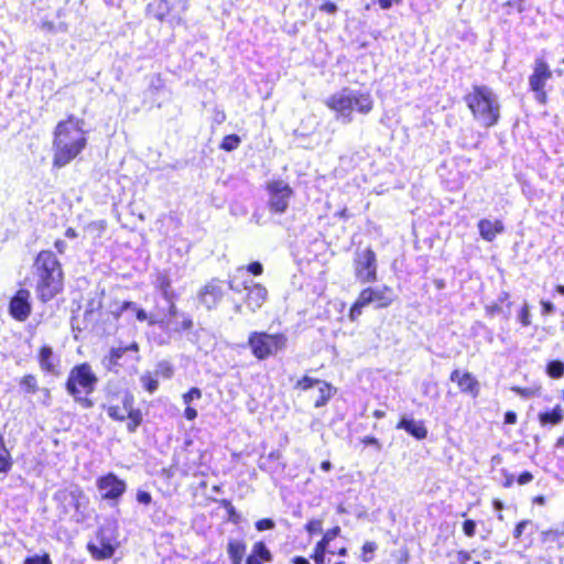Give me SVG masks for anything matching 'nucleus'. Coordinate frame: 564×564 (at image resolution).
I'll use <instances>...</instances> for the list:
<instances>
[{"label": "nucleus", "instance_id": "nucleus-1", "mask_svg": "<svg viewBox=\"0 0 564 564\" xmlns=\"http://www.w3.org/2000/svg\"><path fill=\"white\" fill-rule=\"evenodd\" d=\"M87 145V131L84 130V120L68 116L59 121L53 133L54 167L62 169L75 160Z\"/></svg>", "mask_w": 564, "mask_h": 564}, {"label": "nucleus", "instance_id": "nucleus-2", "mask_svg": "<svg viewBox=\"0 0 564 564\" xmlns=\"http://www.w3.org/2000/svg\"><path fill=\"white\" fill-rule=\"evenodd\" d=\"M35 291L42 302L51 301L63 289V271L56 256L48 250L41 251L34 262Z\"/></svg>", "mask_w": 564, "mask_h": 564}, {"label": "nucleus", "instance_id": "nucleus-3", "mask_svg": "<svg viewBox=\"0 0 564 564\" xmlns=\"http://www.w3.org/2000/svg\"><path fill=\"white\" fill-rule=\"evenodd\" d=\"M465 101L470 109L474 119L482 127L495 126L500 118V104L491 88L479 85L474 86L465 96Z\"/></svg>", "mask_w": 564, "mask_h": 564}, {"label": "nucleus", "instance_id": "nucleus-4", "mask_svg": "<svg viewBox=\"0 0 564 564\" xmlns=\"http://www.w3.org/2000/svg\"><path fill=\"white\" fill-rule=\"evenodd\" d=\"M355 102L356 111L361 115L369 113L373 108V100L368 91L344 88L326 100V106L336 112L337 120L343 123L352 121V106Z\"/></svg>", "mask_w": 564, "mask_h": 564}, {"label": "nucleus", "instance_id": "nucleus-5", "mask_svg": "<svg viewBox=\"0 0 564 564\" xmlns=\"http://www.w3.org/2000/svg\"><path fill=\"white\" fill-rule=\"evenodd\" d=\"M97 382L98 378L91 367L84 362L75 366L69 371L66 391L82 408L90 409L94 406V402L89 399V394L95 391Z\"/></svg>", "mask_w": 564, "mask_h": 564}, {"label": "nucleus", "instance_id": "nucleus-6", "mask_svg": "<svg viewBox=\"0 0 564 564\" xmlns=\"http://www.w3.org/2000/svg\"><path fill=\"white\" fill-rule=\"evenodd\" d=\"M394 301V292L387 285L364 289L349 312V319L355 322L361 314L364 307L373 305L376 308L388 307Z\"/></svg>", "mask_w": 564, "mask_h": 564}, {"label": "nucleus", "instance_id": "nucleus-7", "mask_svg": "<svg viewBox=\"0 0 564 564\" xmlns=\"http://www.w3.org/2000/svg\"><path fill=\"white\" fill-rule=\"evenodd\" d=\"M243 268L237 270V273L229 280V288L237 293L247 291L245 303L251 312H256L265 303L268 290L262 284L256 283L252 280H241L239 275L243 274Z\"/></svg>", "mask_w": 564, "mask_h": 564}, {"label": "nucleus", "instance_id": "nucleus-8", "mask_svg": "<svg viewBox=\"0 0 564 564\" xmlns=\"http://www.w3.org/2000/svg\"><path fill=\"white\" fill-rule=\"evenodd\" d=\"M249 346L258 359H265L276 354L285 345L283 335H270L267 333L252 332L249 335Z\"/></svg>", "mask_w": 564, "mask_h": 564}, {"label": "nucleus", "instance_id": "nucleus-9", "mask_svg": "<svg viewBox=\"0 0 564 564\" xmlns=\"http://www.w3.org/2000/svg\"><path fill=\"white\" fill-rule=\"evenodd\" d=\"M149 10L158 20H166L172 25H180L183 23L187 4L184 0H155L149 6Z\"/></svg>", "mask_w": 564, "mask_h": 564}, {"label": "nucleus", "instance_id": "nucleus-10", "mask_svg": "<svg viewBox=\"0 0 564 564\" xmlns=\"http://www.w3.org/2000/svg\"><path fill=\"white\" fill-rule=\"evenodd\" d=\"M269 209L275 214H283L289 207V202L293 196V189L282 181H271L267 184Z\"/></svg>", "mask_w": 564, "mask_h": 564}, {"label": "nucleus", "instance_id": "nucleus-11", "mask_svg": "<svg viewBox=\"0 0 564 564\" xmlns=\"http://www.w3.org/2000/svg\"><path fill=\"white\" fill-rule=\"evenodd\" d=\"M552 70L545 61L538 58L534 62L533 73L529 77L530 89L535 94V99L544 105L546 102L545 84L552 78Z\"/></svg>", "mask_w": 564, "mask_h": 564}, {"label": "nucleus", "instance_id": "nucleus-12", "mask_svg": "<svg viewBox=\"0 0 564 564\" xmlns=\"http://www.w3.org/2000/svg\"><path fill=\"white\" fill-rule=\"evenodd\" d=\"M355 274L362 283L376 281L377 259L375 252L370 248L357 252L355 259Z\"/></svg>", "mask_w": 564, "mask_h": 564}, {"label": "nucleus", "instance_id": "nucleus-13", "mask_svg": "<svg viewBox=\"0 0 564 564\" xmlns=\"http://www.w3.org/2000/svg\"><path fill=\"white\" fill-rule=\"evenodd\" d=\"M88 550L97 560L109 558L116 550V541L109 528H100L96 539L88 544Z\"/></svg>", "mask_w": 564, "mask_h": 564}, {"label": "nucleus", "instance_id": "nucleus-14", "mask_svg": "<svg viewBox=\"0 0 564 564\" xmlns=\"http://www.w3.org/2000/svg\"><path fill=\"white\" fill-rule=\"evenodd\" d=\"M97 488L102 499L118 500L124 494L127 485L115 474L109 473L97 480Z\"/></svg>", "mask_w": 564, "mask_h": 564}, {"label": "nucleus", "instance_id": "nucleus-15", "mask_svg": "<svg viewBox=\"0 0 564 564\" xmlns=\"http://www.w3.org/2000/svg\"><path fill=\"white\" fill-rule=\"evenodd\" d=\"M31 293L25 289L19 290L10 302L11 315L20 321H25L31 314Z\"/></svg>", "mask_w": 564, "mask_h": 564}, {"label": "nucleus", "instance_id": "nucleus-16", "mask_svg": "<svg viewBox=\"0 0 564 564\" xmlns=\"http://www.w3.org/2000/svg\"><path fill=\"white\" fill-rule=\"evenodd\" d=\"M159 325L161 329L166 332H182V330H188L193 326L192 318L181 313L180 317H172V318H158V317H151L150 318V325Z\"/></svg>", "mask_w": 564, "mask_h": 564}, {"label": "nucleus", "instance_id": "nucleus-17", "mask_svg": "<svg viewBox=\"0 0 564 564\" xmlns=\"http://www.w3.org/2000/svg\"><path fill=\"white\" fill-rule=\"evenodd\" d=\"M223 297V289L217 282H210L200 291L199 301L208 310L215 307Z\"/></svg>", "mask_w": 564, "mask_h": 564}, {"label": "nucleus", "instance_id": "nucleus-18", "mask_svg": "<svg viewBox=\"0 0 564 564\" xmlns=\"http://www.w3.org/2000/svg\"><path fill=\"white\" fill-rule=\"evenodd\" d=\"M451 380L456 381L463 392L477 395L478 382L475 377L469 372L462 373L459 370H454L451 375Z\"/></svg>", "mask_w": 564, "mask_h": 564}, {"label": "nucleus", "instance_id": "nucleus-19", "mask_svg": "<svg viewBox=\"0 0 564 564\" xmlns=\"http://www.w3.org/2000/svg\"><path fill=\"white\" fill-rule=\"evenodd\" d=\"M39 362L40 367L43 371L48 373L57 375L58 373V365L59 359L53 352V349L48 346H44L41 348L39 354Z\"/></svg>", "mask_w": 564, "mask_h": 564}, {"label": "nucleus", "instance_id": "nucleus-20", "mask_svg": "<svg viewBox=\"0 0 564 564\" xmlns=\"http://www.w3.org/2000/svg\"><path fill=\"white\" fill-rule=\"evenodd\" d=\"M56 499L69 501L76 510H79L87 501L84 491L78 486H70L65 490H61L55 495Z\"/></svg>", "mask_w": 564, "mask_h": 564}, {"label": "nucleus", "instance_id": "nucleus-21", "mask_svg": "<svg viewBox=\"0 0 564 564\" xmlns=\"http://www.w3.org/2000/svg\"><path fill=\"white\" fill-rule=\"evenodd\" d=\"M478 228L481 238L487 241H492L498 234L503 231V225L500 220L481 219L478 223Z\"/></svg>", "mask_w": 564, "mask_h": 564}, {"label": "nucleus", "instance_id": "nucleus-22", "mask_svg": "<svg viewBox=\"0 0 564 564\" xmlns=\"http://www.w3.org/2000/svg\"><path fill=\"white\" fill-rule=\"evenodd\" d=\"M133 397L130 393H126L122 399V406L108 405L106 409L107 414L116 421H123L127 417L129 409L133 405Z\"/></svg>", "mask_w": 564, "mask_h": 564}, {"label": "nucleus", "instance_id": "nucleus-23", "mask_svg": "<svg viewBox=\"0 0 564 564\" xmlns=\"http://www.w3.org/2000/svg\"><path fill=\"white\" fill-rule=\"evenodd\" d=\"M397 427L406 431L417 440H424L427 436V430L421 421L402 419Z\"/></svg>", "mask_w": 564, "mask_h": 564}, {"label": "nucleus", "instance_id": "nucleus-24", "mask_svg": "<svg viewBox=\"0 0 564 564\" xmlns=\"http://www.w3.org/2000/svg\"><path fill=\"white\" fill-rule=\"evenodd\" d=\"M272 555L263 542L253 544L250 555L247 557V564H263L271 562Z\"/></svg>", "mask_w": 564, "mask_h": 564}, {"label": "nucleus", "instance_id": "nucleus-25", "mask_svg": "<svg viewBox=\"0 0 564 564\" xmlns=\"http://www.w3.org/2000/svg\"><path fill=\"white\" fill-rule=\"evenodd\" d=\"M12 467V455L6 445L3 435L0 433V474H9Z\"/></svg>", "mask_w": 564, "mask_h": 564}, {"label": "nucleus", "instance_id": "nucleus-26", "mask_svg": "<svg viewBox=\"0 0 564 564\" xmlns=\"http://www.w3.org/2000/svg\"><path fill=\"white\" fill-rule=\"evenodd\" d=\"M227 552L231 560V564H241L246 552V544L239 540H231L228 543Z\"/></svg>", "mask_w": 564, "mask_h": 564}, {"label": "nucleus", "instance_id": "nucleus-27", "mask_svg": "<svg viewBox=\"0 0 564 564\" xmlns=\"http://www.w3.org/2000/svg\"><path fill=\"white\" fill-rule=\"evenodd\" d=\"M564 417V411L561 405H556L552 411L550 412H541L539 414V421L541 425H557L563 421Z\"/></svg>", "mask_w": 564, "mask_h": 564}, {"label": "nucleus", "instance_id": "nucleus-28", "mask_svg": "<svg viewBox=\"0 0 564 564\" xmlns=\"http://www.w3.org/2000/svg\"><path fill=\"white\" fill-rule=\"evenodd\" d=\"M317 390L318 397L315 400V408H321L332 398L334 389L329 383L321 381L317 382Z\"/></svg>", "mask_w": 564, "mask_h": 564}, {"label": "nucleus", "instance_id": "nucleus-29", "mask_svg": "<svg viewBox=\"0 0 564 564\" xmlns=\"http://www.w3.org/2000/svg\"><path fill=\"white\" fill-rule=\"evenodd\" d=\"M124 349L122 347L112 348L108 356L104 357L102 365L109 371H116L119 365V359L123 356Z\"/></svg>", "mask_w": 564, "mask_h": 564}, {"label": "nucleus", "instance_id": "nucleus-30", "mask_svg": "<svg viewBox=\"0 0 564 564\" xmlns=\"http://www.w3.org/2000/svg\"><path fill=\"white\" fill-rule=\"evenodd\" d=\"M156 286L162 292V295L166 301L174 299V292L171 290V281L165 273L158 274Z\"/></svg>", "mask_w": 564, "mask_h": 564}, {"label": "nucleus", "instance_id": "nucleus-31", "mask_svg": "<svg viewBox=\"0 0 564 564\" xmlns=\"http://www.w3.org/2000/svg\"><path fill=\"white\" fill-rule=\"evenodd\" d=\"M546 373L553 379H560L564 376V362L560 360L550 361L546 366Z\"/></svg>", "mask_w": 564, "mask_h": 564}, {"label": "nucleus", "instance_id": "nucleus-32", "mask_svg": "<svg viewBox=\"0 0 564 564\" xmlns=\"http://www.w3.org/2000/svg\"><path fill=\"white\" fill-rule=\"evenodd\" d=\"M127 417L129 419V422L127 424V429L129 432H134L137 427L142 422V414L139 410H134L133 405L129 409V412L127 414Z\"/></svg>", "mask_w": 564, "mask_h": 564}, {"label": "nucleus", "instance_id": "nucleus-33", "mask_svg": "<svg viewBox=\"0 0 564 564\" xmlns=\"http://www.w3.org/2000/svg\"><path fill=\"white\" fill-rule=\"evenodd\" d=\"M121 310L122 311H127V310L133 311L135 313V317L140 322H143V321L150 322V318L152 317V316L149 317L148 314L145 313V311L138 307L137 304L133 302H123Z\"/></svg>", "mask_w": 564, "mask_h": 564}, {"label": "nucleus", "instance_id": "nucleus-34", "mask_svg": "<svg viewBox=\"0 0 564 564\" xmlns=\"http://www.w3.org/2000/svg\"><path fill=\"white\" fill-rule=\"evenodd\" d=\"M20 386L26 393H35L37 391V381L33 375L24 376L20 381Z\"/></svg>", "mask_w": 564, "mask_h": 564}, {"label": "nucleus", "instance_id": "nucleus-35", "mask_svg": "<svg viewBox=\"0 0 564 564\" xmlns=\"http://www.w3.org/2000/svg\"><path fill=\"white\" fill-rule=\"evenodd\" d=\"M140 381L143 386V388L149 391L150 393H153L156 391L159 387L158 379L153 377L150 372H147L141 376Z\"/></svg>", "mask_w": 564, "mask_h": 564}, {"label": "nucleus", "instance_id": "nucleus-36", "mask_svg": "<svg viewBox=\"0 0 564 564\" xmlns=\"http://www.w3.org/2000/svg\"><path fill=\"white\" fill-rule=\"evenodd\" d=\"M239 144H240V138L236 134H229L223 139L220 148L226 151H232V150L237 149L239 147Z\"/></svg>", "mask_w": 564, "mask_h": 564}, {"label": "nucleus", "instance_id": "nucleus-37", "mask_svg": "<svg viewBox=\"0 0 564 564\" xmlns=\"http://www.w3.org/2000/svg\"><path fill=\"white\" fill-rule=\"evenodd\" d=\"M327 545L328 544L322 540L316 544L315 550H314V561L316 562V564L325 563V552H326Z\"/></svg>", "mask_w": 564, "mask_h": 564}, {"label": "nucleus", "instance_id": "nucleus-38", "mask_svg": "<svg viewBox=\"0 0 564 564\" xmlns=\"http://www.w3.org/2000/svg\"><path fill=\"white\" fill-rule=\"evenodd\" d=\"M202 398V391L198 388H192L188 392L184 393L182 399L183 402L189 405L194 400H199Z\"/></svg>", "mask_w": 564, "mask_h": 564}, {"label": "nucleus", "instance_id": "nucleus-39", "mask_svg": "<svg viewBox=\"0 0 564 564\" xmlns=\"http://www.w3.org/2000/svg\"><path fill=\"white\" fill-rule=\"evenodd\" d=\"M321 381L322 380L314 379V378L306 376V377H303L301 380H299L297 387L301 388L302 390H308L314 387H317V382H321Z\"/></svg>", "mask_w": 564, "mask_h": 564}, {"label": "nucleus", "instance_id": "nucleus-40", "mask_svg": "<svg viewBox=\"0 0 564 564\" xmlns=\"http://www.w3.org/2000/svg\"><path fill=\"white\" fill-rule=\"evenodd\" d=\"M529 305L525 303L518 314V319L522 326H529L531 324Z\"/></svg>", "mask_w": 564, "mask_h": 564}, {"label": "nucleus", "instance_id": "nucleus-41", "mask_svg": "<svg viewBox=\"0 0 564 564\" xmlns=\"http://www.w3.org/2000/svg\"><path fill=\"white\" fill-rule=\"evenodd\" d=\"M24 564H52V562L50 560V556L47 554H44L26 557Z\"/></svg>", "mask_w": 564, "mask_h": 564}, {"label": "nucleus", "instance_id": "nucleus-42", "mask_svg": "<svg viewBox=\"0 0 564 564\" xmlns=\"http://www.w3.org/2000/svg\"><path fill=\"white\" fill-rule=\"evenodd\" d=\"M173 373V370L171 366L167 362H161L158 366V369L155 371L156 376H161L163 378H170Z\"/></svg>", "mask_w": 564, "mask_h": 564}, {"label": "nucleus", "instance_id": "nucleus-43", "mask_svg": "<svg viewBox=\"0 0 564 564\" xmlns=\"http://www.w3.org/2000/svg\"><path fill=\"white\" fill-rule=\"evenodd\" d=\"M512 391H514L517 394L523 397V398H532L538 393L536 389L532 388H520V387H513Z\"/></svg>", "mask_w": 564, "mask_h": 564}, {"label": "nucleus", "instance_id": "nucleus-44", "mask_svg": "<svg viewBox=\"0 0 564 564\" xmlns=\"http://www.w3.org/2000/svg\"><path fill=\"white\" fill-rule=\"evenodd\" d=\"M463 531L464 533L471 538L475 535V532H476V523L475 521L473 520H466L464 523H463Z\"/></svg>", "mask_w": 564, "mask_h": 564}, {"label": "nucleus", "instance_id": "nucleus-45", "mask_svg": "<svg viewBox=\"0 0 564 564\" xmlns=\"http://www.w3.org/2000/svg\"><path fill=\"white\" fill-rule=\"evenodd\" d=\"M258 531L271 530L274 528V522L271 519H262L256 522Z\"/></svg>", "mask_w": 564, "mask_h": 564}, {"label": "nucleus", "instance_id": "nucleus-46", "mask_svg": "<svg viewBox=\"0 0 564 564\" xmlns=\"http://www.w3.org/2000/svg\"><path fill=\"white\" fill-rule=\"evenodd\" d=\"M41 29L52 33L66 30V28H64L62 24L58 28H56L54 23L50 21H42Z\"/></svg>", "mask_w": 564, "mask_h": 564}, {"label": "nucleus", "instance_id": "nucleus-47", "mask_svg": "<svg viewBox=\"0 0 564 564\" xmlns=\"http://www.w3.org/2000/svg\"><path fill=\"white\" fill-rule=\"evenodd\" d=\"M306 530L308 533H317L322 531V521L321 520H311L306 524Z\"/></svg>", "mask_w": 564, "mask_h": 564}, {"label": "nucleus", "instance_id": "nucleus-48", "mask_svg": "<svg viewBox=\"0 0 564 564\" xmlns=\"http://www.w3.org/2000/svg\"><path fill=\"white\" fill-rule=\"evenodd\" d=\"M377 550V544L375 542H366L362 546V560L364 562L370 561L369 557H367V553H373Z\"/></svg>", "mask_w": 564, "mask_h": 564}, {"label": "nucleus", "instance_id": "nucleus-49", "mask_svg": "<svg viewBox=\"0 0 564 564\" xmlns=\"http://www.w3.org/2000/svg\"><path fill=\"white\" fill-rule=\"evenodd\" d=\"M137 500H138L139 503L148 506V505L151 503L152 497H151V495L148 491L139 490L137 492Z\"/></svg>", "mask_w": 564, "mask_h": 564}, {"label": "nucleus", "instance_id": "nucleus-50", "mask_svg": "<svg viewBox=\"0 0 564 564\" xmlns=\"http://www.w3.org/2000/svg\"><path fill=\"white\" fill-rule=\"evenodd\" d=\"M530 523H531V522H530L529 520L520 521V522L516 525V528H514L513 536H514L516 539H519V538L523 534V532H524L525 528H527Z\"/></svg>", "mask_w": 564, "mask_h": 564}, {"label": "nucleus", "instance_id": "nucleus-51", "mask_svg": "<svg viewBox=\"0 0 564 564\" xmlns=\"http://www.w3.org/2000/svg\"><path fill=\"white\" fill-rule=\"evenodd\" d=\"M339 532H340V528H339V527H335V528H333L332 530H328V531L324 534V536H323L322 541H324L325 543L329 544V542H330L333 539H335V538L339 534Z\"/></svg>", "mask_w": 564, "mask_h": 564}, {"label": "nucleus", "instance_id": "nucleus-52", "mask_svg": "<svg viewBox=\"0 0 564 564\" xmlns=\"http://www.w3.org/2000/svg\"><path fill=\"white\" fill-rule=\"evenodd\" d=\"M247 271L253 275H260L263 272V267L260 262H252L247 267Z\"/></svg>", "mask_w": 564, "mask_h": 564}, {"label": "nucleus", "instance_id": "nucleus-53", "mask_svg": "<svg viewBox=\"0 0 564 564\" xmlns=\"http://www.w3.org/2000/svg\"><path fill=\"white\" fill-rule=\"evenodd\" d=\"M169 302V310L167 315L163 316L162 318H172V317H180V313H177V308L175 304L173 303V300L167 301Z\"/></svg>", "mask_w": 564, "mask_h": 564}, {"label": "nucleus", "instance_id": "nucleus-54", "mask_svg": "<svg viewBox=\"0 0 564 564\" xmlns=\"http://www.w3.org/2000/svg\"><path fill=\"white\" fill-rule=\"evenodd\" d=\"M321 11H324L329 14H335L337 12V6L333 2H325L319 7Z\"/></svg>", "mask_w": 564, "mask_h": 564}, {"label": "nucleus", "instance_id": "nucleus-55", "mask_svg": "<svg viewBox=\"0 0 564 564\" xmlns=\"http://www.w3.org/2000/svg\"><path fill=\"white\" fill-rule=\"evenodd\" d=\"M402 0H378V3L381 9L388 10L392 6L400 3Z\"/></svg>", "mask_w": 564, "mask_h": 564}, {"label": "nucleus", "instance_id": "nucleus-56", "mask_svg": "<svg viewBox=\"0 0 564 564\" xmlns=\"http://www.w3.org/2000/svg\"><path fill=\"white\" fill-rule=\"evenodd\" d=\"M532 479H533L532 474H531V473H529V471H524V473H522V474L519 476V478H518V482H519L520 485H525V484L530 482Z\"/></svg>", "mask_w": 564, "mask_h": 564}, {"label": "nucleus", "instance_id": "nucleus-57", "mask_svg": "<svg viewBox=\"0 0 564 564\" xmlns=\"http://www.w3.org/2000/svg\"><path fill=\"white\" fill-rule=\"evenodd\" d=\"M184 415L187 420L193 421L197 417V411L194 408L187 405Z\"/></svg>", "mask_w": 564, "mask_h": 564}, {"label": "nucleus", "instance_id": "nucleus-58", "mask_svg": "<svg viewBox=\"0 0 564 564\" xmlns=\"http://www.w3.org/2000/svg\"><path fill=\"white\" fill-rule=\"evenodd\" d=\"M517 422V414L512 411H508L505 414V423L506 424H514Z\"/></svg>", "mask_w": 564, "mask_h": 564}, {"label": "nucleus", "instance_id": "nucleus-59", "mask_svg": "<svg viewBox=\"0 0 564 564\" xmlns=\"http://www.w3.org/2000/svg\"><path fill=\"white\" fill-rule=\"evenodd\" d=\"M541 305L543 307V311H542L543 314H551L554 312V305L552 303L546 302V301H541Z\"/></svg>", "mask_w": 564, "mask_h": 564}, {"label": "nucleus", "instance_id": "nucleus-60", "mask_svg": "<svg viewBox=\"0 0 564 564\" xmlns=\"http://www.w3.org/2000/svg\"><path fill=\"white\" fill-rule=\"evenodd\" d=\"M362 443L366 444V445H376V446L380 447V444H379L378 440L372 437V436H366L362 440Z\"/></svg>", "mask_w": 564, "mask_h": 564}, {"label": "nucleus", "instance_id": "nucleus-61", "mask_svg": "<svg viewBox=\"0 0 564 564\" xmlns=\"http://www.w3.org/2000/svg\"><path fill=\"white\" fill-rule=\"evenodd\" d=\"M66 247L67 246H66L65 241H63V240H56L55 241V248L57 249V251L59 253H64L65 250H66Z\"/></svg>", "mask_w": 564, "mask_h": 564}, {"label": "nucleus", "instance_id": "nucleus-62", "mask_svg": "<svg viewBox=\"0 0 564 564\" xmlns=\"http://www.w3.org/2000/svg\"><path fill=\"white\" fill-rule=\"evenodd\" d=\"M41 392L43 393L44 403L48 405L50 404V399H51L50 390L44 388V389L41 390Z\"/></svg>", "mask_w": 564, "mask_h": 564}, {"label": "nucleus", "instance_id": "nucleus-63", "mask_svg": "<svg viewBox=\"0 0 564 564\" xmlns=\"http://www.w3.org/2000/svg\"><path fill=\"white\" fill-rule=\"evenodd\" d=\"M65 236L69 239H74L77 237V232L75 229L73 228H67L66 231H65Z\"/></svg>", "mask_w": 564, "mask_h": 564}, {"label": "nucleus", "instance_id": "nucleus-64", "mask_svg": "<svg viewBox=\"0 0 564 564\" xmlns=\"http://www.w3.org/2000/svg\"><path fill=\"white\" fill-rule=\"evenodd\" d=\"M293 563L294 564H310L308 560H306L302 556L294 557Z\"/></svg>", "mask_w": 564, "mask_h": 564}]
</instances>
